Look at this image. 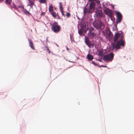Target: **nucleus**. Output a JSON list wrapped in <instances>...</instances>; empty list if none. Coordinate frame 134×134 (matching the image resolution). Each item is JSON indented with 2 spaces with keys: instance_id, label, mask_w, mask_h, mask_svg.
<instances>
[{
  "instance_id": "25",
  "label": "nucleus",
  "mask_w": 134,
  "mask_h": 134,
  "mask_svg": "<svg viewBox=\"0 0 134 134\" xmlns=\"http://www.w3.org/2000/svg\"><path fill=\"white\" fill-rule=\"evenodd\" d=\"M66 16L68 18L70 16V14L69 13H66Z\"/></svg>"
},
{
  "instance_id": "23",
  "label": "nucleus",
  "mask_w": 134,
  "mask_h": 134,
  "mask_svg": "<svg viewBox=\"0 0 134 134\" xmlns=\"http://www.w3.org/2000/svg\"><path fill=\"white\" fill-rule=\"evenodd\" d=\"M79 33L80 35L82 34H83V31L82 29H80L79 30Z\"/></svg>"
},
{
  "instance_id": "6",
  "label": "nucleus",
  "mask_w": 134,
  "mask_h": 134,
  "mask_svg": "<svg viewBox=\"0 0 134 134\" xmlns=\"http://www.w3.org/2000/svg\"><path fill=\"white\" fill-rule=\"evenodd\" d=\"M117 16L116 22L117 23H120L121 20L122 15L119 12H115Z\"/></svg>"
},
{
  "instance_id": "24",
  "label": "nucleus",
  "mask_w": 134,
  "mask_h": 134,
  "mask_svg": "<svg viewBox=\"0 0 134 134\" xmlns=\"http://www.w3.org/2000/svg\"><path fill=\"white\" fill-rule=\"evenodd\" d=\"M29 3H30V5L31 7L32 6H33L34 4V3L32 1H30Z\"/></svg>"
},
{
  "instance_id": "5",
  "label": "nucleus",
  "mask_w": 134,
  "mask_h": 134,
  "mask_svg": "<svg viewBox=\"0 0 134 134\" xmlns=\"http://www.w3.org/2000/svg\"><path fill=\"white\" fill-rule=\"evenodd\" d=\"M95 3L94 2H91L89 5V13H92L94 10Z\"/></svg>"
},
{
  "instance_id": "13",
  "label": "nucleus",
  "mask_w": 134,
  "mask_h": 134,
  "mask_svg": "<svg viewBox=\"0 0 134 134\" xmlns=\"http://www.w3.org/2000/svg\"><path fill=\"white\" fill-rule=\"evenodd\" d=\"M28 41L30 47L33 50H35V49L34 47V45L33 42L31 41V40L29 39H28Z\"/></svg>"
},
{
  "instance_id": "26",
  "label": "nucleus",
  "mask_w": 134,
  "mask_h": 134,
  "mask_svg": "<svg viewBox=\"0 0 134 134\" xmlns=\"http://www.w3.org/2000/svg\"><path fill=\"white\" fill-rule=\"evenodd\" d=\"M97 0H88V1L90 2H93L96 1Z\"/></svg>"
},
{
  "instance_id": "27",
  "label": "nucleus",
  "mask_w": 134,
  "mask_h": 134,
  "mask_svg": "<svg viewBox=\"0 0 134 134\" xmlns=\"http://www.w3.org/2000/svg\"><path fill=\"white\" fill-rule=\"evenodd\" d=\"M45 14V13L44 12H42L41 14V15L42 16V15H44Z\"/></svg>"
},
{
  "instance_id": "8",
  "label": "nucleus",
  "mask_w": 134,
  "mask_h": 134,
  "mask_svg": "<svg viewBox=\"0 0 134 134\" xmlns=\"http://www.w3.org/2000/svg\"><path fill=\"white\" fill-rule=\"evenodd\" d=\"M85 43L89 47L93 46V44L91 43L89 40V38L88 37H85Z\"/></svg>"
},
{
  "instance_id": "33",
  "label": "nucleus",
  "mask_w": 134,
  "mask_h": 134,
  "mask_svg": "<svg viewBox=\"0 0 134 134\" xmlns=\"http://www.w3.org/2000/svg\"><path fill=\"white\" fill-rule=\"evenodd\" d=\"M88 5V4L87 3V5H86V6H85V7H87V6Z\"/></svg>"
},
{
  "instance_id": "3",
  "label": "nucleus",
  "mask_w": 134,
  "mask_h": 134,
  "mask_svg": "<svg viewBox=\"0 0 134 134\" xmlns=\"http://www.w3.org/2000/svg\"><path fill=\"white\" fill-rule=\"evenodd\" d=\"M93 25L97 29H103L104 27V25L100 20H96L94 22Z\"/></svg>"
},
{
  "instance_id": "4",
  "label": "nucleus",
  "mask_w": 134,
  "mask_h": 134,
  "mask_svg": "<svg viewBox=\"0 0 134 134\" xmlns=\"http://www.w3.org/2000/svg\"><path fill=\"white\" fill-rule=\"evenodd\" d=\"M114 58V54L112 53H110L109 54L105 55L103 58L105 61H111Z\"/></svg>"
},
{
  "instance_id": "2",
  "label": "nucleus",
  "mask_w": 134,
  "mask_h": 134,
  "mask_svg": "<svg viewBox=\"0 0 134 134\" xmlns=\"http://www.w3.org/2000/svg\"><path fill=\"white\" fill-rule=\"evenodd\" d=\"M50 25L51 26L52 30L54 32L57 33L59 32L60 27L57 23L55 21H52L50 23Z\"/></svg>"
},
{
  "instance_id": "16",
  "label": "nucleus",
  "mask_w": 134,
  "mask_h": 134,
  "mask_svg": "<svg viewBox=\"0 0 134 134\" xmlns=\"http://www.w3.org/2000/svg\"><path fill=\"white\" fill-rule=\"evenodd\" d=\"M88 35L92 38L93 37L95 36V34L93 32H89L88 33Z\"/></svg>"
},
{
  "instance_id": "19",
  "label": "nucleus",
  "mask_w": 134,
  "mask_h": 134,
  "mask_svg": "<svg viewBox=\"0 0 134 134\" xmlns=\"http://www.w3.org/2000/svg\"><path fill=\"white\" fill-rule=\"evenodd\" d=\"M53 10V7L52 5H50L49 8V10L50 12H52Z\"/></svg>"
},
{
  "instance_id": "11",
  "label": "nucleus",
  "mask_w": 134,
  "mask_h": 134,
  "mask_svg": "<svg viewBox=\"0 0 134 134\" xmlns=\"http://www.w3.org/2000/svg\"><path fill=\"white\" fill-rule=\"evenodd\" d=\"M59 4V9L60 11L61 12L62 15L64 16H65V15L64 13V12L63 11V8L62 6V3L61 2H60Z\"/></svg>"
},
{
  "instance_id": "22",
  "label": "nucleus",
  "mask_w": 134,
  "mask_h": 134,
  "mask_svg": "<svg viewBox=\"0 0 134 134\" xmlns=\"http://www.w3.org/2000/svg\"><path fill=\"white\" fill-rule=\"evenodd\" d=\"M52 15L54 17H55L57 16V14L55 12H53L52 13Z\"/></svg>"
},
{
  "instance_id": "30",
  "label": "nucleus",
  "mask_w": 134,
  "mask_h": 134,
  "mask_svg": "<svg viewBox=\"0 0 134 134\" xmlns=\"http://www.w3.org/2000/svg\"><path fill=\"white\" fill-rule=\"evenodd\" d=\"M4 1V0H0V2H2Z\"/></svg>"
},
{
  "instance_id": "31",
  "label": "nucleus",
  "mask_w": 134,
  "mask_h": 134,
  "mask_svg": "<svg viewBox=\"0 0 134 134\" xmlns=\"http://www.w3.org/2000/svg\"><path fill=\"white\" fill-rule=\"evenodd\" d=\"M47 50L48 51L49 53H50L49 50V49L47 48Z\"/></svg>"
},
{
  "instance_id": "12",
  "label": "nucleus",
  "mask_w": 134,
  "mask_h": 134,
  "mask_svg": "<svg viewBox=\"0 0 134 134\" xmlns=\"http://www.w3.org/2000/svg\"><path fill=\"white\" fill-rule=\"evenodd\" d=\"M12 8H14L15 9H17L19 8H24V6L22 5L20 6H17L14 3H13V5H12Z\"/></svg>"
},
{
  "instance_id": "9",
  "label": "nucleus",
  "mask_w": 134,
  "mask_h": 134,
  "mask_svg": "<svg viewBox=\"0 0 134 134\" xmlns=\"http://www.w3.org/2000/svg\"><path fill=\"white\" fill-rule=\"evenodd\" d=\"M102 12L101 10H97L95 12L96 15L99 18L102 17Z\"/></svg>"
},
{
  "instance_id": "10",
  "label": "nucleus",
  "mask_w": 134,
  "mask_h": 134,
  "mask_svg": "<svg viewBox=\"0 0 134 134\" xmlns=\"http://www.w3.org/2000/svg\"><path fill=\"white\" fill-rule=\"evenodd\" d=\"M106 14L109 17V18H111L112 16H113V14L111 12V10L109 9H107Z\"/></svg>"
},
{
  "instance_id": "15",
  "label": "nucleus",
  "mask_w": 134,
  "mask_h": 134,
  "mask_svg": "<svg viewBox=\"0 0 134 134\" xmlns=\"http://www.w3.org/2000/svg\"><path fill=\"white\" fill-rule=\"evenodd\" d=\"M87 59L90 60H91L93 59L92 56L91 54H87Z\"/></svg>"
},
{
  "instance_id": "1",
  "label": "nucleus",
  "mask_w": 134,
  "mask_h": 134,
  "mask_svg": "<svg viewBox=\"0 0 134 134\" xmlns=\"http://www.w3.org/2000/svg\"><path fill=\"white\" fill-rule=\"evenodd\" d=\"M123 35L121 33L117 32L115 34L114 42L115 43L113 44V49L116 48L117 49L120 48V46H124V41L122 39Z\"/></svg>"
},
{
  "instance_id": "17",
  "label": "nucleus",
  "mask_w": 134,
  "mask_h": 134,
  "mask_svg": "<svg viewBox=\"0 0 134 134\" xmlns=\"http://www.w3.org/2000/svg\"><path fill=\"white\" fill-rule=\"evenodd\" d=\"M103 50H100L98 52V55L100 57L103 56Z\"/></svg>"
},
{
  "instance_id": "29",
  "label": "nucleus",
  "mask_w": 134,
  "mask_h": 134,
  "mask_svg": "<svg viewBox=\"0 0 134 134\" xmlns=\"http://www.w3.org/2000/svg\"><path fill=\"white\" fill-rule=\"evenodd\" d=\"M97 3L98 4H99L100 3V1H97Z\"/></svg>"
},
{
  "instance_id": "32",
  "label": "nucleus",
  "mask_w": 134,
  "mask_h": 134,
  "mask_svg": "<svg viewBox=\"0 0 134 134\" xmlns=\"http://www.w3.org/2000/svg\"><path fill=\"white\" fill-rule=\"evenodd\" d=\"M92 63L94 64H95V63L93 62H92Z\"/></svg>"
},
{
  "instance_id": "14",
  "label": "nucleus",
  "mask_w": 134,
  "mask_h": 134,
  "mask_svg": "<svg viewBox=\"0 0 134 134\" xmlns=\"http://www.w3.org/2000/svg\"><path fill=\"white\" fill-rule=\"evenodd\" d=\"M87 13H89V10H88L87 8L86 7H85L83 9V14L85 15Z\"/></svg>"
},
{
  "instance_id": "35",
  "label": "nucleus",
  "mask_w": 134,
  "mask_h": 134,
  "mask_svg": "<svg viewBox=\"0 0 134 134\" xmlns=\"http://www.w3.org/2000/svg\"><path fill=\"white\" fill-rule=\"evenodd\" d=\"M86 31H85V33H86Z\"/></svg>"
},
{
  "instance_id": "7",
  "label": "nucleus",
  "mask_w": 134,
  "mask_h": 134,
  "mask_svg": "<svg viewBox=\"0 0 134 134\" xmlns=\"http://www.w3.org/2000/svg\"><path fill=\"white\" fill-rule=\"evenodd\" d=\"M107 35L108 37V39L110 40L113 37V35L112 33L109 29H107L106 30Z\"/></svg>"
},
{
  "instance_id": "21",
  "label": "nucleus",
  "mask_w": 134,
  "mask_h": 134,
  "mask_svg": "<svg viewBox=\"0 0 134 134\" xmlns=\"http://www.w3.org/2000/svg\"><path fill=\"white\" fill-rule=\"evenodd\" d=\"M94 30V29L93 27H90L88 29V30L89 31V32H92Z\"/></svg>"
},
{
  "instance_id": "20",
  "label": "nucleus",
  "mask_w": 134,
  "mask_h": 134,
  "mask_svg": "<svg viewBox=\"0 0 134 134\" xmlns=\"http://www.w3.org/2000/svg\"><path fill=\"white\" fill-rule=\"evenodd\" d=\"M39 2L40 3H46V0H39Z\"/></svg>"
},
{
  "instance_id": "34",
  "label": "nucleus",
  "mask_w": 134,
  "mask_h": 134,
  "mask_svg": "<svg viewBox=\"0 0 134 134\" xmlns=\"http://www.w3.org/2000/svg\"><path fill=\"white\" fill-rule=\"evenodd\" d=\"M66 49H67V50H68V47H66Z\"/></svg>"
},
{
  "instance_id": "28",
  "label": "nucleus",
  "mask_w": 134,
  "mask_h": 134,
  "mask_svg": "<svg viewBox=\"0 0 134 134\" xmlns=\"http://www.w3.org/2000/svg\"><path fill=\"white\" fill-rule=\"evenodd\" d=\"M113 16H112L111 18H110L111 20L113 21Z\"/></svg>"
},
{
  "instance_id": "18",
  "label": "nucleus",
  "mask_w": 134,
  "mask_h": 134,
  "mask_svg": "<svg viewBox=\"0 0 134 134\" xmlns=\"http://www.w3.org/2000/svg\"><path fill=\"white\" fill-rule=\"evenodd\" d=\"M12 0H5V3L7 4L8 5H10L12 2Z\"/></svg>"
}]
</instances>
